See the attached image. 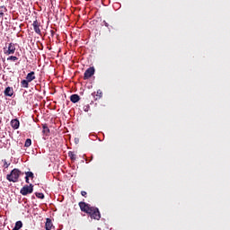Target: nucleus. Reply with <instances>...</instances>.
<instances>
[{
  "instance_id": "nucleus-1",
  "label": "nucleus",
  "mask_w": 230,
  "mask_h": 230,
  "mask_svg": "<svg viewBox=\"0 0 230 230\" xmlns=\"http://www.w3.org/2000/svg\"><path fill=\"white\" fill-rule=\"evenodd\" d=\"M79 207L81 211H84V213H87L91 216V218H93L94 220H100L102 218V216L100 215V210L96 208L91 207V205L85 203V202H79Z\"/></svg>"
},
{
  "instance_id": "nucleus-2",
  "label": "nucleus",
  "mask_w": 230,
  "mask_h": 230,
  "mask_svg": "<svg viewBox=\"0 0 230 230\" xmlns=\"http://www.w3.org/2000/svg\"><path fill=\"white\" fill-rule=\"evenodd\" d=\"M21 177V171L19 169H13L10 174L7 175V181L10 182H17Z\"/></svg>"
},
{
  "instance_id": "nucleus-3",
  "label": "nucleus",
  "mask_w": 230,
  "mask_h": 230,
  "mask_svg": "<svg viewBox=\"0 0 230 230\" xmlns=\"http://www.w3.org/2000/svg\"><path fill=\"white\" fill-rule=\"evenodd\" d=\"M20 193L23 196H26L30 193H33V184H30V185H25L23 186L21 190Z\"/></svg>"
},
{
  "instance_id": "nucleus-4",
  "label": "nucleus",
  "mask_w": 230,
  "mask_h": 230,
  "mask_svg": "<svg viewBox=\"0 0 230 230\" xmlns=\"http://www.w3.org/2000/svg\"><path fill=\"white\" fill-rule=\"evenodd\" d=\"M94 75V67H89L85 72H84V79L87 80L91 78Z\"/></svg>"
},
{
  "instance_id": "nucleus-5",
  "label": "nucleus",
  "mask_w": 230,
  "mask_h": 230,
  "mask_svg": "<svg viewBox=\"0 0 230 230\" xmlns=\"http://www.w3.org/2000/svg\"><path fill=\"white\" fill-rule=\"evenodd\" d=\"M32 26L35 33L40 35V22H39V21L36 20L33 22Z\"/></svg>"
},
{
  "instance_id": "nucleus-6",
  "label": "nucleus",
  "mask_w": 230,
  "mask_h": 230,
  "mask_svg": "<svg viewBox=\"0 0 230 230\" xmlns=\"http://www.w3.org/2000/svg\"><path fill=\"white\" fill-rule=\"evenodd\" d=\"M6 53L7 55H13V53H15V45L13 43H9Z\"/></svg>"
},
{
  "instance_id": "nucleus-7",
  "label": "nucleus",
  "mask_w": 230,
  "mask_h": 230,
  "mask_svg": "<svg viewBox=\"0 0 230 230\" xmlns=\"http://www.w3.org/2000/svg\"><path fill=\"white\" fill-rule=\"evenodd\" d=\"M4 93V96H9V97L13 96V88L10 86L6 87Z\"/></svg>"
},
{
  "instance_id": "nucleus-8",
  "label": "nucleus",
  "mask_w": 230,
  "mask_h": 230,
  "mask_svg": "<svg viewBox=\"0 0 230 230\" xmlns=\"http://www.w3.org/2000/svg\"><path fill=\"white\" fill-rule=\"evenodd\" d=\"M19 125H21L19 119H14L11 120V126L13 127V128H14V130H17V128H19Z\"/></svg>"
},
{
  "instance_id": "nucleus-9",
  "label": "nucleus",
  "mask_w": 230,
  "mask_h": 230,
  "mask_svg": "<svg viewBox=\"0 0 230 230\" xmlns=\"http://www.w3.org/2000/svg\"><path fill=\"white\" fill-rule=\"evenodd\" d=\"M27 82H33V80H35V72H30L27 75H26V79Z\"/></svg>"
},
{
  "instance_id": "nucleus-10",
  "label": "nucleus",
  "mask_w": 230,
  "mask_h": 230,
  "mask_svg": "<svg viewBox=\"0 0 230 230\" xmlns=\"http://www.w3.org/2000/svg\"><path fill=\"white\" fill-rule=\"evenodd\" d=\"M70 102H72V103H78V102H80V96L78 94H72L70 96Z\"/></svg>"
},
{
  "instance_id": "nucleus-11",
  "label": "nucleus",
  "mask_w": 230,
  "mask_h": 230,
  "mask_svg": "<svg viewBox=\"0 0 230 230\" xmlns=\"http://www.w3.org/2000/svg\"><path fill=\"white\" fill-rule=\"evenodd\" d=\"M52 227H53V223L51 222V220L49 218H47L46 224H45V229L51 230Z\"/></svg>"
},
{
  "instance_id": "nucleus-12",
  "label": "nucleus",
  "mask_w": 230,
  "mask_h": 230,
  "mask_svg": "<svg viewBox=\"0 0 230 230\" xmlns=\"http://www.w3.org/2000/svg\"><path fill=\"white\" fill-rule=\"evenodd\" d=\"M29 85H30V81H28L26 79H23L21 82V86L23 87V89H28Z\"/></svg>"
},
{
  "instance_id": "nucleus-13",
  "label": "nucleus",
  "mask_w": 230,
  "mask_h": 230,
  "mask_svg": "<svg viewBox=\"0 0 230 230\" xmlns=\"http://www.w3.org/2000/svg\"><path fill=\"white\" fill-rule=\"evenodd\" d=\"M22 227V221H17L13 230H19Z\"/></svg>"
},
{
  "instance_id": "nucleus-14",
  "label": "nucleus",
  "mask_w": 230,
  "mask_h": 230,
  "mask_svg": "<svg viewBox=\"0 0 230 230\" xmlns=\"http://www.w3.org/2000/svg\"><path fill=\"white\" fill-rule=\"evenodd\" d=\"M42 133L45 134V136H48L49 134V128H48L46 125H43Z\"/></svg>"
},
{
  "instance_id": "nucleus-15",
  "label": "nucleus",
  "mask_w": 230,
  "mask_h": 230,
  "mask_svg": "<svg viewBox=\"0 0 230 230\" xmlns=\"http://www.w3.org/2000/svg\"><path fill=\"white\" fill-rule=\"evenodd\" d=\"M24 146H25L26 148L31 146V139L27 138L26 141H25Z\"/></svg>"
},
{
  "instance_id": "nucleus-16",
  "label": "nucleus",
  "mask_w": 230,
  "mask_h": 230,
  "mask_svg": "<svg viewBox=\"0 0 230 230\" xmlns=\"http://www.w3.org/2000/svg\"><path fill=\"white\" fill-rule=\"evenodd\" d=\"M25 177H27L29 179H33L35 176L31 172H25Z\"/></svg>"
},
{
  "instance_id": "nucleus-17",
  "label": "nucleus",
  "mask_w": 230,
  "mask_h": 230,
  "mask_svg": "<svg viewBox=\"0 0 230 230\" xmlns=\"http://www.w3.org/2000/svg\"><path fill=\"white\" fill-rule=\"evenodd\" d=\"M68 157H70L72 161H75V159H76V155L73 152L68 153Z\"/></svg>"
},
{
  "instance_id": "nucleus-18",
  "label": "nucleus",
  "mask_w": 230,
  "mask_h": 230,
  "mask_svg": "<svg viewBox=\"0 0 230 230\" xmlns=\"http://www.w3.org/2000/svg\"><path fill=\"white\" fill-rule=\"evenodd\" d=\"M7 60H13V62H15L16 60H19V58L15 56H11L7 58Z\"/></svg>"
},
{
  "instance_id": "nucleus-19",
  "label": "nucleus",
  "mask_w": 230,
  "mask_h": 230,
  "mask_svg": "<svg viewBox=\"0 0 230 230\" xmlns=\"http://www.w3.org/2000/svg\"><path fill=\"white\" fill-rule=\"evenodd\" d=\"M36 197L38 199H44V193H42V192H36Z\"/></svg>"
},
{
  "instance_id": "nucleus-20",
  "label": "nucleus",
  "mask_w": 230,
  "mask_h": 230,
  "mask_svg": "<svg viewBox=\"0 0 230 230\" xmlns=\"http://www.w3.org/2000/svg\"><path fill=\"white\" fill-rule=\"evenodd\" d=\"M4 168H8V166H10V164L6 163V160H4Z\"/></svg>"
},
{
  "instance_id": "nucleus-21",
  "label": "nucleus",
  "mask_w": 230,
  "mask_h": 230,
  "mask_svg": "<svg viewBox=\"0 0 230 230\" xmlns=\"http://www.w3.org/2000/svg\"><path fill=\"white\" fill-rule=\"evenodd\" d=\"M0 8L4 9L3 12H8V9L4 5H0Z\"/></svg>"
},
{
  "instance_id": "nucleus-22",
  "label": "nucleus",
  "mask_w": 230,
  "mask_h": 230,
  "mask_svg": "<svg viewBox=\"0 0 230 230\" xmlns=\"http://www.w3.org/2000/svg\"><path fill=\"white\" fill-rule=\"evenodd\" d=\"M25 182H27V184H30V178H28V176H25Z\"/></svg>"
},
{
  "instance_id": "nucleus-23",
  "label": "nucleus",
  "mask_w": 230,
  "mask_h": 230,
  "mask_svg": "<svg viewBox=\"0 0 230 230\" xmlns=\"http://www.w3.org/2000/svg\"><path fill=\"white\" fill-rule=\"evenodd\" d=\"M81 195H82L83 197H85V195H87V192L84 191V190H83V191H81Z\"/></svg>"
},
{
  "instance_id": "nucleus-24",
  "label": "nucleus",
  "mask_w": 230,
  "mask_h": 230,
  "mask_svg": "<svg viewBox=\"0 0 230 230\" xmlns=\"http://www.w3.org/2000/svg\"><path fill=\"white\" fill-rule=\"evenodd\" d=\"M4 11H2V12H0V17H4Z\"/></svg>"
},
{
  "instance_id": "nucleus-25",
  "label": "nucleus",
  "mask_w": 230,
  "mask_h": 230,
  "mask_svg": "<svg viewBox=\"0 0 230 230\" xmlns=\"http://www.w3.org/2000/svg\"><path fill=\"white\" fill-rule=\"evenodd\" d=\"M97 94H99L100 98H102V91L98 90Z\"/></svg>"
},
{
  "instance_id": "nucleus-26",
  "label": "nucleus",
  "mask_w": 230,
  "mask_h": 230,
  "mask_svg": "<svg viewBox=\"0 0 230 230\" xmlns=\"http://www.w3.org/2000/svg\"><path fill=\"white\" fill-rule=\"evenodd\" d=\"M104 26H106L107 28H109V23H107V22H104Z\"/></svg>"
},
{
  "instance_id": "nucleus-27",
  "label": "nucleus",
  "mask_w": 230,
  "mask_h": 230,
  "mask_svg": "<svg viewBox=\"0 0 230 230\" xmlns=\"http://www.w3.org/2000/svg\"><path fill=\"white\" fill-rule=\"evenodd\" d=\"M0 19L3 21V17H0Z\"/></svg>"
}]
</instances>
